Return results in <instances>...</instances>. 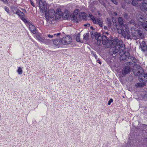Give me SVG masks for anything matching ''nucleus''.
<instances>
[{
	"label": "nucleus",
	"instance_id": "obj_6",
	"mask_svg": "<svg viewBox=\"0 0 147 147\" xmlns=\"http://www.w3.org/2000/svg\"><path fill=\"white\" fill-rule=\"evenodd\" d=\"M88 17L90 18L94 24H98L100 26H102L103 23L101 19L94 18L91 14H89Z\"/></svg>",
	"mask_w": 147,
	"mask_h": 147
},
{
	"label": "nucleus",
	"instance_id": "obj_5",
	"mask_svg": "<svg viewBox=\"0 0 147 147\" xmlns=\"http://www.w3.org/2000/svg\"><path fill=\"white\" fill-rule=\"evenodd\" d=\"M113 43L112 44V45L113 44H115V47L117 49L119 48L120 51L124 50L125 49L124 44H123L122 40L116 39L115 42L113 41Z\"/></svg>",
	"mask_w": 147,
	"mask_h": 147
},
{
	"label": "nucleus",
	"instance_id": "obj_7",
	"mask_svg": "<svg viewBox=\"0 0 147 147\" xmlns=\"http://www.w3.org/2000/svg\"><path fill=\"white\" fill-rule=\"evenodd\" d=\"M45 18L47 20H49L50 18H53L55 15V12L54 9H50L47 12L45 13Z\"/></svg>",
	"mask_w": 147,
	"mask_h": 147
},
{
	"label": "nucleus",
	"instance_id": "obj_9",
	"mask_svg": "<svg viewBox=\"0 0 147 147\" xmlns=\"http://www.w3.org/2000/svg\"><path fill=\"white\" fill-rule=\"evenodd\" d=\"M61 42L64 45L70 44L72 41V39L69 36L64 37L61 40Z\"/></svg>",
	"mask_w": 147,
	"mask_h": 147
},
{
	"label": "nucleus",
	"instance_id": "obj_15",
	"mask_svg": "<svg viewBox=\"0 0 147 147\" xmlns=\"http://www.w3.org/2000/svg\"><path fill=\"white\" fill-rule=\"evenodd\" d=\"M140 81H144V82H145V83L146 82L147 83V74L146 73H144L143 74L141 75L140 76Z\"/></svg>",
	"mask_w": 147,
	"mask_h": 147
},
{
	"label": "nucleus",
	"instance_id": "obj_10",
	"mask_svg": "<svg viewBox=\"0 0 147 147\" xmlns=\"http://www.w3.org/2000/svg\"><path fill=\"white\" fill-rule=\"evenodd\" d=\"M120 55V59L121 60L123 61L125 60L128 59V57H129V54L128 53H124L123 50L121 51L119 53Z\"/></svg>",
	"mask_w": 147,
	"mask_h": 147
},
{
	"label": "nucleus",
	"instance_id": "obj_11",
	"mask_svg": "<svg viewBox=\"0 0 147 147\" xmlns=\"http://www.w3.org/2000/svg\"><path fill=\"white\" fill-rule=\"evenodd\" d=\"M12 11L14 14H16L18 16L20 15L21 14H23L22 12H21L20 10L18 9V8L14 5H12L10 7Z\"/></svg>",
	"mask_w": 147,
	"mask_h": 147
},
{
	"label": "nucleus",
	"instance_id": "obj_32",
	"mask_svg": "<svg viewBox=\"0 0 147 147\" xmlns=\"http://www.w3.org/2000/svg\"><path fill=\"white\" fill-rule=\"evenodd\" d=\"M4 9L5 11L8 14H9V8L7 6H5L4 7Z\"/></svg>",
	"mask_w": 147,
	"mask_h": 147
},
{
	"label": "nucleus",
	"instance_id": "obj_3",
	"mask_svg": "<svg viewBox=\"0 0 147 147\" xmlns=\"http://www.w3.org/2000/svg\"><path fill=\"white\" fill-rule=\"evenodd\" d=\"M133 38L134 39H142L144 37V34L140 30H134L131 29Z\"/></svg>",
	"mask_w": 147,
	"mask_h": 147
},
{
	"label": "nucleus",
	"instance_id": "obj_43",
	"mask_svg": "<svg viewBox=\"0 0 147 147\" xmlns=\"http://www.w3.org/2000/svg\"><path fill=\"white\" fill-rule=\"evenodd\" d=\"M97 62H98L100 64H101V62L100 60H99L98 59L97 60Z\"/></svg>",
	"mask_w": 147,
	"mask_h": 147
},
{
	"label": "nucleus",
	"instance_id": "obj_38",
	"mask_svg": "<svg viewBox=\"0 0 147 147\" xmlns=\"http://www.w3.org/2000/svg\"><path fill=\"white\" fill-rule=\"evenodd\" d=\"M111 1L114 3L115 4L117 5V2L116 0H111Z\"/></svg>",
	"mask_w": 147,
	"mask_h": 147
},
{
	"label": "nucleus",
	"instance_id": "obj_20",
	"mask_svg": "<svg viewBox=\"0 0 147 147\" xmlns=\"http://www.w3.org/2000/svg\"><path fill=\"white\" fill-rule=\"evenodd\" d=\"M137 19L141 23L145 20V18L142 16L140 15L138 16Z\"/></svg>",
	"mask_w": 147,
	"mask_h": 147
},
{
	"label": "nucleus",
	"instance_id": "obj_46",
	"mask_svg": "<svg viewBox=\"0 0 147 147\" xmlns=\"http://www.w3.org/2000/svg\"><path fill=\"white\" fill-rule=\"evenodd\" d=\"M65 16L66 17H67V15H65Z\"/></svg>",
	"mask_w": 147,
	"mask_h": 147
},
{
	"label": "nucleus",
	"instance_id": "obj_47",
	"mask_svg": "<svg viewBox=\"0 0 147 147\" xmlns=\"http://www.w3.org/2000/svg\"><path fill=\"white\" fill-rule=\"evenodd\" d=\"M144 1H146V2H147V0H144Z\"/></svg>",
	"mask_w": 147,
	"mask_h": 147
},
{
	"label": "nucleus",
	"instance_id": "obj_33",
	"mask_svg": "<svg viewBox=\"0 0 147 147\" xmlns=\"http://www.w3.org/2000/svg\"><path fill=\"white\" fill-rule=\"evenodd\" d=\"M123 17L125 19H128L129 18V16L127 13H124L123 15Z\"/></svg>",
	"mask_w": 147,
	"mask_h": 147
},
{
	"label": "nucleus",
	"instance_id": "obj_28",
	"mask_svg": "<svg viewBox=\"0 0 147 147\" xmlns=\"http://www.w3.org/2000/svg\"><path fill=\"white\" fill-rule=\"evenodd\" d=\"M142 26L143 28L147 31V21H146L145 22L143 23Z\"/></svg>",
	"mask_w": 147,
	"mask_h": 147
},
{
	"label": "nucleus",
	"instance_id": "obj_17",
	"mask_svg": "<svg viewBox=\"0 0 147 147\" xmlns=\"http://www.w3.org/2000/svg\"><path fill=\"white\" fill-rule=\"evenodd\" d=\"M88 15L85 12H82L79 14V18L80 19H82L85 20L87 19Z\"/></svg>",
	"mask_w": 147,
	"mask_h": 147
},
{
	"label": "nucleus",
	"instance_id": "obj_4",
	"mask_svg": "<svg viewBox=\"0 0 147 147\" xmlns=\"http://www.w3.org/2000/svg\"><path fill=\"white\" fill-rule=\"evenodd\" d=\"M133 71L135 76H139L140 78V76L144 74L143 69L139 65H134L133 69Z\"/></svg>",
	"mask_w": 147,
	"mask_h": 147
},
{
	"label": "nucleus",
	"instance_id": "obj_40",
	"mask_svg": "<svg viewBox=\"0 0 147 147\" xmlns=\"http://www.w3.org/2000/svg\"><path fill=\"white\" fill-rule=\"evenodd\" d=\"M61 33H59L57 34H54L53 35V36H59V35H60L61 34Z\"/></svg>",
	"mask_w": 147,
	"mask_h": 147
},
{
	"label": "nucleus",
	"instance_id": "obj_45",
	"mask_svg": "<svg viewBox=\"0 0 147 147\" xmlns=\"http://www.w3.org/2000/svg\"><path fill=\"white\" fill-rule=\"evenodd\" d=\"M107 27H105V26L104 27L105 29Z\"/></svg>",
	"mask_w": 147,
	"mask_h": 147
},
{
	"label": "nucleus",
	"instance_id": "obj_39",
	"mask_svg": "<svg viewBox=\"0 0 147 147\" xmlns=\"http://www.w3.org/2000/svg\"><path fill=\"white\" fill-rule=\"evenodd\" d=\"M30 0V3L31 4V5L33 6V7H34V4L33 2V1L32 0Z\"/></svg>",
	"mask_w": 147,
	"mask_h": 147
},
{
	"label": "nucleus",
	"instance_id": "obj_19",
	"mask_svg": "<svg viewBox=\"0 0 147 147\" xmlns=\"http://www.w3.org/2000/svg\"><path fill=\"white\" fill-rule=\"evenodd\" d=\"M29 28L32 33L34 34L36 33V30L34 26L32 24H30L29 26Z\"/></svg>",
	"mask_w": 147,
	"mask_h": 147
},
{
	"label": "nucleus",
	"instance_id": "obj_48",
	"mask_svg": "<svg viewBox=\"0 0 147 147\" xmlns=\"http://www.w3.org/2000/svg\"><path fill=\"white\" fill-rule=\"evenodd\" d=\"M88 25L89 26H90V24H88Z\"/></svg>",
	"mask_w": 147,
	"mask_h": 147
},
{
	"label": "nucleus",
	"instance_id": "obj_8",
	"mask_svg": "<svg viewBox=\"0 0 147 147\" xmlns=\"http://www.w3.org/2000/svg\"><path fill=\"white\" fill-rule=\"evenodd\" d=\"M39 7L42 12H45L47 9V4L46 2L40 1L39 3Z\"/></svg>",
	"mask_w": 147,
	"mask_h": 147
},
{
	"label": "nucleus",
	"instance_id": "obj_42",
	"mask_svg": "<svg viewBox=\"0 0 147 147\" xmlns=\"http://www.w3.org/2000/svg\"><path fill=\"white\" fill-rule=\"evenodd\" d=\"M104 34H105V35H107V36L109 35V33L108 32H105L104 33Z\"/></svg>",
	"mask_w": 147,
	"mask_h": 147
},
{
	"label": "nucleus",
	"instance_id": "obj_41",
	"mask_svg": "<svg viewBox=\"0 0 147 147\" xmlns=\"http://www.w3.org/2000/svg\"><path fill=\"white\" fill-rule=\"evenodd\" d=\"M47 36L49 38H52L53 37V35H51L50 34H48Z\"/></svg>",
	"mask_w": 147,
	"mask_h": 147
},
{
	"label": "nucleus",
	"instance_id": "obj_35",
	"mask_svg": "<svg viewBox=\"0 0 147 147\" xmlns=\"http://www.w3.org/2000/svg\"><path fill=\"white\" fill-rule=\"evenodd\" d=\"M92 54L93 55V56H94L96 59L97 60V56L96 55L95 53L94 52H92Z\"/></svg>",
	"mask_w": 147,
	"mask_h": 147
},
{
	"label": "nucleus",
	"instance_id": "obj_18",
	"mask_svg": "<svg viewBox=\"0 0 147 147\" xmlns=\"http://www.w3.org/2000/svg\"><path fill=\"white\" fill-rule=\"evenodd\" d=\"M128 59H130L133 62V63H131V61L129 62L128 63L129 64H133V63H136L137 62V60L135 58L132 56H129V57H128Z\"/></svg>",
	"mask_w": 147,
	"mask_h": 147
},
{
	"label": "nucleus",
	"instance_id": "obj_29",
	"mask_svg": "<svg viewBox=\"0 0 147 147\" xmlns=\"http://www.w3.org/2000/svg\"><path fill=\"white\" fill-rule=\"evenodd\" d=\"M85 34H84V40H87L88 39V38L89 37V33H87L85 35Z\"/></svg>",
	"mask_w": 147,
	"mask_h": 147
},
{
	"label": "nucleus",
	"instance_id": "obj_25",
	"mask_svg": "<svg viewBox=\"0 0 147 147\" xmlns=\"http://www.w3.org/2000/svg\"><path fill=\"white\" fill-rule=\"evenodd\" d=\"M23 14H21L20 15H19V17H20L21 19L25 22L26 23L27 22V21L24 18V13L22 12Z\"/></svg>",
	"mask_w": 147,
	"mask_h": 147
},
{
	"label": "nucleus",
	"instance_id": "obj_12",
	"mask_svg": "<svg viewBox=\"0 0 147 147\" xmlns=\"http://www.w3.org/2000/svg\"><path fill=\"white\" fill-rule=\"evenodd\" d=\"M79 11V10H75L73 13L72 19V20H74L76 22L78 21V18H79V14L78 13V12Z\"/></svg>",
	"mask_w": 147,
	"mask_h": 147
},
{
	"label": "nucleus",
	"instance_id": "obj_30",
	"mask_svg": "<svg viewBox=\"0 0 147 147\" xmlns=\"http://www.w3.org/2000/svg\"><path fill=\"white\" fill-rule=\"evenodd\" d=\"M120 50L119 49V48H116L115 47V49L114 51H113V54H115L116 53H117L118 52H120Z\"/></svg>",
	"mask_w": 147,
	"mask_h": 147
},
{
	"label": "nucleus",
	"instance_id": "obj_23",
	"mask_svg": "<svg viewBox=\"0 0 147 147\" xmlns=\"http://www.w3.org/2000/svg\"><path fill=\"white\" fill-rule=\"evenodd\" d=\"M143 82L142 83H137L136 86L137 87H142L145 85L146 83L145 82H144L142 81Z\"/></svg>",
	"mask_w": 147,
	"mask_h": 147
},
{
	"label": "nucleus",
	"instance_id": "obj_27",
	"mask_svg": "<svg viewBox=\"0 0 147 147\" xmlns=\"http://www.w3.org/2000/svg\"><path fill=\"white\" fill-rule=\"evenodd\" d=\"M61 41V40H56L54 41L53 43L55 45L58 46L59 45V42Z\"/></svg>",
	"mask_w": 147,
	"mask_h": 147
},
{
	"label": "nucleus",
	"instance_id": "obj_16",
	"mask_svg": "<svg viewBox=\"0 0 147 147\" xmlns=\"http://www.w3.org/2000/svg\"><path fill=\"white\" fill-rule=\"evenodd\" d=\"M139 48L141 49L142 50L143 52H144L147 50V46L144 41H143L140 44V46L139 47Z\"/></svg>",
	"mask_w": 147,
	"mask_h": 147
},
{
	"label": "nucleus",
	"instance_id": "obj_36",
	"mask_svg": "<svg viewBox=\"0 0 147 147\" xmlns=\"http://www.w3.org/2000/svg\"><path fill=\"white\" fill-rule=\"evenodd\" d=\"M134 22H135L134 20L132 19H130L129 20V23L130 24L133 23Z\"/></svg>",
	"mask_w": 147,
	"mask_h": 147
},
{
	"label": "nucleus",
	"instance_id": "obj_14",
	"mask_svg": "<svg viewBox=\"0 0 147 147\" xmlns=\"http://www.w3.org/2000/svg\"><path fill=\"white\" fill-rule=\"evenodd\" d=\"M140 8L141 10L144 12L147 11V3L146 2H143L141 3L140 5Z\"/></svg>",
	"mask_w": 147,
	"mask_h": 147
},
{
	"label": "nucleus",
	"instance_id": "obj_13",
	"mask_svg": "<svg viewBox=\"0 0 147 147\" xmlns=\"http://www.w3.org/2000/svg\"><path fill=\"white\" fill-rule=\"evenodd\" d=\"M131 69L129 67L125 66L123 68L122 71V73L124 75L128 74L131 71Z\"/></svg>",
	"mask_w": 147,
	"mask_h": 147
},
{
	"label": "nucleus",
	"instance_id": "obj_44",
	"mask_svg": "<svg viewBox=\"0 0 147 147\" xmlns=\"http://www.w3.org/2000/svg\"><path fill=\"white\" fill-rule=\"evenodd\" d=\"M84 26H87V24H84Z\"/></svg>",
	"mask_w": 147,
	"mask_h": 147
},
{
	"label": "nucleus",
	"instance_id": "obj_31",
	"mask_svg": "<svg viewBox=\"0 0 147 147\" xmlns=\"http://www.w3.org/2000/svg\"><path fill=\"white\" fill-rule=\"evenodd\" d=\"M17 72L20 75H21L22 74V70L21 67H19L18 68L17 71Z\"/></svg>",
	"mask_w": 147,
	"mask_h": 147
},
{
	"label": "nucleus",
	"instance_id": "obj_21",
	"mask_svg": "<svg viewBox=\"0 0 147 147\" xmlns=\"http://www.w3.org/2000/svg\"><path fill=\"white\" fill-rule=\"evenodd\" d=\"M55 13L56 16H58L59 18H60L61 17L62 13L60 9H57Z\"/></svg>",
	"mask_w": 147,
	"mask_h": 147
},
{
	"label": "nucleus",
	"instance_id": "obj_26",
	"mask_svg": "<svg viewBox=\"0 0 147 147\" xmlns=\"http://www.w3.org/2000/svg\"><path fill=\"white\" fill-rule=\"evenodd\" d=\"M42 43H44L47 45H49L51 43V40L44 38Z\"/></svg>",
	"mask_w": 147,
	"mask_h": 147
},
{
	"label": "nucleus",
	"instance_id": "obj_24",
	"mask_svg": "<svg viewBox=\"0 0 147 147\" xmlns=\"http://www.w3.org/2000/svg\"><path fill=\"white\" fill-rule=\"evenodd\" d=\"M36 37L38 40L40 42H42L43 40H44V38H42L38 34H36Z\"/></svg>",
	"mask_w": 147,
	"mask_h": 147
},
{
	"label": "nucleus",
	"instance_id": "obj_2",
	"mask_svg": "<svg viewBox=\"0 0 147 147\" xmlns=\"http://www.w3.org/2000/svg\"><path fill=\"white\" fill-rule=\"evenodd\" d=\"M117 30L119 34H121L124 38L127 37L128 39H131L132 37L130 34V32L127 25L125 24L122 28L118 29Z\"/></svg>",
	"mask_w": 147,
	"mask_h": 147
},
{
	"label": "nucleus",
	"instance_id": "obj_37",
	"mask_svg": "<svg viewBox=\"0 0 147 147\" xmlns=\"http://www.w3.org/2000/svg\"><path fill=\"white\" fill-rule=\"evenodd\" d=\"M113 100L112 99H110L108 101V105H111V103L113 102Z\"/></svg>",
	"mask_w": 147,
	"mask_h": 147
},
{
	"label": "nucleus",
	"instance_id": "obj_1",
	"mask_svg": "<svg viewBox=\"0 0 147 147\" xmlns=\"http://www.w3.org/2000/svg\"><path fill=\"white\" fill-rule=\"evenodd\" d=\"M91 35L92 38H95V41L96 42L97 41L98 45H100L101 41L103 45H105L106 48H108L112 46V44L113 43V41L109 40L106 35H104L101 36L100 34L95 32L92 33Z\"/></svg>",
	"mask_w": 147,
	"mask_h": 147
},
{
	"label": "nucleus",
	"instance_id": "obj_22",
	"mask_svg": "<svg viewBox=\"0 0 147 147\" xmlns=\"http://www.w3.org/2000/svg\"><path fill=\"white\" fill-rule=\"evenodd\" d=\"M118 22L120 25L121 26H123V27L124 25H123V19L122 17H119L118 18Z\"/></svg>",
	"mask_w": 147,
	"mask_h": 147
},
{
	"label": "nucleus",
	"instance_id": "obj_34",
	"mask_svg": "<svg viewBox=\"0 0 147 147\" xmlns=\"http://www.w3.org/2000/svg\"><path fill=\"white\" fill-rule=\"evenodd\" d=\"M76 41L78 42H80V35L79 34H78L76 37Z\"/></svg>",
	"mask_w": 147,
	"mask_h": 147
}]
</instances>
